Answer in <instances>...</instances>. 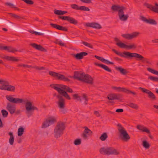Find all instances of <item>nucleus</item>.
Here are the masks:
<instances>
[{"label": "nucleus", "mask_w": 158, "mask_h": 158, "mask_svg": "<svg viewBox=\"0 0 158 158\" xmlns=\"http://www.w3.org/2000/svg\"><path fill=\"white\" fill-rule=\"evenodd\" d=\"M2 48L4 50L7 51L9 52L14 53L18 51L13 47L10 46H4Z\"/></svg>", "instance_id": "30"}, {"label": "nucleus", "mask_w": 158, "mask_h": 158, "mask_svg": "<svg viewBox=\"0 0 158 158\" xmlns=\"http://www.w3.org/2000/svg\"><path fill=\"white\" fill-rule=\"evenodd\" d=\"M81 2L86 3H91V0H80Z\"/></svg>", "instance_id": "62"}, {"label": "nucleus", "mask_w": 158, "mask_h": 158, "mask_svg": "<svg viewBox=\"0 0 158 158\" xmlns=\"http://www.w3.org/2000/svg\"><path fill=\"white\" fill-rule=\"evenodd\" d=\"M88 53L85 52H82L77 53V54H73V57L77 60H80L83 59L84 56H87Z\"/></svg>", "instance_id": "19"}, {"label": "nucleus", "mask_w": 158, "mask_h": 158, "mask_svg": "<svg viewBox=\"0 0 158 158\" xmlns=\"http://www.w3.org/2000/svg\"><path fill=\"white\" fill-rule=\"evenodd\" d=\"M139 34V32H135L131 34H123L122 35V36L126 39L130 40L137 37Z\"/></svg>", "instance_id": "9"}, {"label": "nucleus", "mask_w": 158, "mask_h": 158, "mask_svg": "<svg viewBox=\"0 0 158 158\" xmlns=\"http://www.w3.org/2000/svg\"><path fill=\"white\" fill-rule=\"evenodd\" d=\"M140 18L143 21L146 23H147L148 19H146V18L145 17L143 16H140Z\"/></svg>", "instance_id": "59"}, {"label": "nucleus", "mask_w": 158, "mask_h": 158, "mask_svg": "<svg viewBox=\"0 0 158 158\" xmlns=\"http://www.w3.org/2000/svg\"><path fill=\"white\" fill-rule=\"evenodd\" d=\"M139 89L143 93L148 94V97L152 100H156V98L155 95L149 90L144 88L140 87Z\"/></svg>", "instance_id": "8"}, {"label": "nucleus", "mask_w": 158, "mask_h": 158, "mask_svg": "<svg viewBox=\"0 0 158 158\" xmlns=\"http://www.w3.org/2000/svg\"><path fill=\"white\" fill-rule=\"evenodd\" d=\"M22 103L25 104L26 114L28 117L32 115V112L34 110H38V108L36 106L32 105V102L27 98H21L20 103Z\"/></svg>", "instance_id": "3"}, {"label": "nucleus", "mask_w": 158, "mask_h": 158, "mask_svg": "<svg viewBox=\"0 0 158 158\" xmlns=\"http://www.w3.org/2000/svg\"><path fill=\"white\" fill-rule=\"evenodd\" d=\"M67 11L55 10H54V13L57 15H63L67 13Z\"/></svg>", "instance_id": "34"}, {"label": "nucleus", "mask_w": 158, "mask_h": 158, "mask_svg": "<svg viewBox=\"0 0 158 158\" xmlns=\"http://www.w3.org/2000/svg\"><path fill=\"white\" fill-rule=\"evenodd\" d=\"M127 105L130 107L136 110L139 107L137 104L132 102L129 103L127 104Z\"/></svg>", "instance_id": "37"}, {"label": "nucleus", "mask_w": 158, "mask_h": 158, "mask_svg": "<svg viewBox=\"0 0 158 158\" xmlns=\"http://www.w3.org/2000/svg\"><path fill=\"white\" fill-rule=\"evenodd\" d=\"M124 93H126L127 94H132L135 96H136L137 95V94L135 92H133L126 88Z\"/></svg>", "instance_id": "45"}, {"label": "nucleus", "mask_w": 158, "mask_h": 158, "mask_svg": "<svg viewBox=\"0 0 158 158\" xmlns=\"http://www.w3.org/2000/svg\"><path fill=\"white\" fill-rule=\"evenodd\" d=\"M6 99L10 102L14 103H20L21 98H13L11 95H7L6 96Z\"/></svg>", "instance_id": "13"}, {"label": "nucleus", "mask_w": 158, "mask_h": 158, "mask_svg": "<svg viewBox=\"0 0 158 158\" xmlns=\"http://www.w3.org/2000/svg\"><path fill=\"white\" fill-rule=\"evenodd\" d=\"M82 99L84 100V104L86 105L88 104V99L87 95L85 94H83L82 95Z\"/></svg>", "instance_id": "42"}, {"label": "nucleus", "mask_w": 158, "mask_h": 158, "mask_svg": "<svg viewBox=\"0 0 158 158\" xmlns=\"http://www.w3.org/2000/svg\"><path fill=\"white\" fill-rule=\"evenodd\" d=\"M56 44H58L59 45L62 46H64L65 44L61 41H58V40H56L55 42Z\"/></svg>", "instance_id": "52"}, {"label": "nucleus", "mask_w": 158, "mask_h": 158, "mask_svg": "<svg viewBox=\"0 0 158 158\" xmlns=\"http://www.w3.org/2000/svg\"><path fill=\"white\" fill-rule=\"evenodd\" d=\"M119 19L122 21H125L127 20L128 17V15H124L123 10H120L118 13Z\"/></svg>", "instance_id": "23"}, {"label": "nucleus", "mask_w": 158, "mask_h": 158, "mask_svg": "<svg viewBox=\"0 0 158 158\" xmlns=\"http://www.w3.org/2000/svg\"><path fill=\"white\" fill-rule=\"evenodd\" d=\"M82 81L89 84H93V78L88 74H85Z\"/></svg>", "instance_id": "16"}, {"label": "nucleus", "mask_w": 158, "mask_h": 158, "mask_svg": "<svg viewBox=\"0 0 158 158\" xmlns=\"http://www.w3.org/2000/svg\"><path fill=\"white\" fill-rule=\"evenodd\" d=\"M94 114L98 117H100L101 116V115L100 113L98 111H94Z\"/></svg>", "instance_id": "56"}, {"label": "nucleus", "mask_w": 158, "mask_h": 158, "mask_svg": "<svg viewBox=\"0 0 158 158\" xmlns=\"http://www.w3.org/2000/svg\"><path fill=\"white\" fill-rule=\"evenodd\" d=\"M50 86L56 90L60 94L56 95L58 99L57 104L58 107L62 109L61 112L64 114L66 112V111L64 110L65 107V100L63 98L64 96L67 99L70 100L71 98L67 92L72 93H73V90L68 86L62 84H53L50 85Z\"/></svg>", "instance_id": "1"}, {"label": "nucleus", "mask_w": 158, "mask_h": 158, "mask_svg": "<svg viewBox=\"0 0 158 158\" xmlns=\"http://www.w3.org/2000/svg\"><path fill=\"white\" fill-rule=\"evenodd\" d=\"M59 17L63 20H67L70 23L73 24H77L78 22L77 20L69 16H59Z\"/></svg>", "instance_id": "14"}, {"label": "nucleus", "mask_w": 158, "mask_h": 158, "mask_svg": "<svg viewBox=\"0 0 158 158\" xmlns=\"http://www.w3.org/2000/svg\"><path fill=\"white\" fill-rule=\"evenodd\" d=\"M82 43L85 46L89 47V48H93V46L90 44L86 42H83Z\"/></svg>", "instance_id": "54"}, {"label": "nucleus", "mask_w": 158, "mask_h": 158, "mask_svg": "<svg viewBox=\"0 0 158 158\" xmlns=\"http://www.w3.org/2000/svg\"><path fill=\"white\" fill-rule=\"evenodd\" d=\"M85 130L84 131L82 134L81 135V137L84 139H88V136L91 135L93 134L92 131L87 127H84Z\"/></svg>", "instance_id": "11"}, {"label": "nucleus", "mask_w": 158, "mask_h": 158, "mask_svg": "<svg viewBox=\"0 0 158 158\" xmlns=\"http://www.w3.org/2000/svg\"><path fill=\"white\" fill-rule=\"evenodd\" d=\"M6 109L10 112L11 114H13L15 113L16 110V107L15 106L9 102L7 103Z\"/></svg>", "instance_id": "18"}, {"label": "nucleus", "mask_w": 158, "mask_h": 158, "mask_svg": "<svg viewBox=\"0 0 158 158\" xmlns=\"http://www.w3.org/2000/svg\"><path fill=\"white\" fill-rule=\"evenodd\" d=\"M112 51L118 55L126 58L135 57L139 59L142 62H145L147 64H150V62L148 60L144 57L142 55L136 53H131L128 52H124L123 53L118 52L114 49Z\"/></svg>", "instance_id": "2"}, {"label": "nucleus", "mask_w": 158, "mask_h": 158, "mask_svg": "<svg viewBox=\"0 0 158 158\" xmlns=\"http://www.w3.org/2000/svg\"><path fill=\"white\" fill-rule=\"evenodd\" d=\"M85 73L81 72L75 71L74 72L73 77L74 78L79 81H82L84 78Z\"/></svg>", "instance_id": "15"}, {"label": "nucleus", "mask_w": 158, "mask_h": 158, "mask_svg": "<svg viewBox=\"0 0 158 158\" xmlns=\"http://www.w3.org/2000/svg\"><path fill=\"white\" fill-rule=\"evenodd\" d=\"M60 37L64 40L66 41H70L69 39V38L67 36H66V37H64V36L63 35H61L60 36Z\"/></svg>", "instance_id": "58"}, {"label": "nucleus", "mask_w": 158, "mask_h": 158, "mask_svg": "<svg viewBox=\"0 0 158 158\" xmlns=\"http://www.w3.org/2000/svg\"><path fill=\"white\" fill-rule=\"evenodd\" d=\"M112 9L114 11H118V13H119V11L120 10H125L126 9L125 7L124 6H120L118 5H114L113 6L111 7Z\"/></svg>", "instance_id": "27"}, {"label": "nucleus", "mask_w": 158, "mask_h": 158, "mask_svg": "<svg viewBox=\"0 0 158 158\" xmlns=\"http://www.w3.org/2000/svg\"><path fill=\"white\" fill-rule=\"evenodd\" d=\"M24 129L23 127H20L18 129V135L19 136H22L24 132Z\"/></svg>", "instance_id": "43"}, {"label": "nucleus", "mask_w": 158, "mask_h": 158, "mask_svg": "<svg viewBox=\"0 0 158 158\" xmlns=\"http://www.w3.org/2000/svg\"><path fill=\"white\" fill-rule=\"evenodd\" d=\"M32 68H33L37 70L41 71L42 70H44L45 68L44 67H39L37 66H32Z\"/></svg>", "instance_id": "44"}, {"label": "nucleus", "mask_w": 158, "mask_h": 158, "mask_svg": "<svg viewBox=\"0 0 158 158\" xmlns=\"http://www.w3.org/2000/svg\"><path fill=\"white\" fill-rule=\"evenodd\" d=\"M94 57L97 59L101 61L102 62H103V60H104V58H103V57H102L96 55L94 56Z\"/></svg>", "instance_id": "57"}, {"label": "nucleus", "mask_w": 158, "mask_h": 158, "mask_svg": "<svg viewBox=\"0 0 158 158\" xmlns=\"http://www.w3.org/2000/svg\"><path fill=\"white\" fill-rule=\"evenodd\" d=\"M94 64L102 68L103 69L106 71L109 72H111V69H110L108 66L102 64H99L96 62H94Z\"/></svg>", "instance_id": "28"}, {"label": "nucleus", "mask_w": 158, "mask_h": 158, "mask_svg": "<svg viewBox=\"0 0 158 158\" xmlns=\"http://www.w3.org/2000/svg\"><path fill=\"white\" fill-rule=\"evenodd\" d=\"M9 14L10 15L11 17L17 19H20L21 18H22L21 17H20L19 15L9 13Z\"/></svg>", "instance_id": "49"}, {"label": "nucleus", "mask_w": 158, "mask_h": 158, "mask_svg": "<svg viewBox=\"0 0 158 158\" xmlns=\"http://www.w3.org/2000/svg\"><path fill=\"white\" fill-rule=\"evenodd\" d=\"M116 44L120 48L126 49L127 48V45L121 42L116 43Z\"/></svg>", "instance_id": "35"}, {"label": "nucleus", "mask_w": 158, "mask_h": 158, "mask_svg": "<svg viewBox=\"0 0 158 158\" xmlns=\"http://www.w3.org/2000/svg\"><path fill=\"white\" fill-rule=\"evenodd\" d=\"M72 96L74 99H77L79 96V95L78 94H73Z\"/></svg>", "instance_id": "64"}, {"label": "nucleus", "mask_w": 158, "mask_h": 158, "mask_svg": "<svg viewBox=\"0 0 158 158\" xmlns=\"http://www.w3.org/2000/svg\"><path fill=\"white\" fill-rule=\"evenodd\" d=\"M142 145L144 148L146 149H148L150 147L149 143L147 141H143L142 142Z\"/></svg>", "instance_id": "38"}, {"label": "nucleus", "mask_w": 158, "mask_h": 158, "mask_svg": "<svg viewBox=\"0 0 158 158\" xmlns=\"http://www.w3.org/2000/svg\"><path fill=\"white\" fill-rule=\"evenodd\" d=\"M50 25L52 27L56 28L59 30L65 31H68V29L65 27H64L56 24L52 23H51Z\"/></svg>", "instance_id": "24"}, {"label": "nucleus", "mask_w": 158, "mask_h": 158, "mask_svg": "<svg viewBox=\"0 0 158 158\" xmlns=\"http://www.w3.org/2000/svg\"><path fill=\"white\" fill-rule=\"evenodd\" d=\"M71 7L73 9L76 10H80V6H78V5L76 4H73L71 5Z\"/></svg>", "instance_id": "50"}, {"label": "nucleus", "mask_w": 158, "mask_h": 158, "mask_svg": "<svg viewBox=\"0 0 158 158\" xmlns=\"http://www.w3.org/2000/svg\"><path fill=\"white\" fill-rule=\"evenodd\" d=\"M137 129L143 132H145L148 134H150V130L146 127L144 126L143 125H138L136 127Z\"/></svg>", "instance_id": "26"}, {"label": "nucleus", "mask_w": 158, "mask_h": 158, "mask_svg": "<svg viewBox=\"0 0 158 158\" xmlns=\"http://www.w3.org/2000/svg\"><path fill=\"white\" fill-rule=\"evenodd\" d=\"M144 6L147 8L149 9L155 13H158V3L156 2L155 3V6H153L152 5L148 3H145Z\"/></svg>", "instance_id": "12"}, {"label": "nucleus", "mask_w": 158, "mask_h": 158, "mask_svg": "<svg viewBox=\"0 0 158 158\" xmlns=\"http://www.w3.org/2000/svg\"><path fill=\"white\" fill-rule=\"evenodd\" d=\"M81 143V141L80 139H75L74 142V144L76 145L80 144Z\"/></svg>", "instance_id": "51"}, {"label": "nucleus", "mask_w": 158, "mask_h": 158, "mask_svg": "<svg viewBox=\"0 0 158 158\" xmlns=\"http://www.w3.org/2000/svg\"><path fill=\"white\" fill-rule=\"evenodd\" d=\"M9 135L10 136V138L9 139V142L10 144L12 145L13 144L14 141V137L13 136V133L11 132L9 133Z\"/></svg>", "instance_id": "33"}, {"label": "nucleus", "mask_w": 158, "mask_h": 158, "mask_svg": "<svg viewBox=\"0 0 158 158\" xmlns=\"http://www.w3.org/2000/svg\"><path fill=\"white\" fill-rule=\"evenodd\" d=\"M56 72L53 71H49L48 72V74L54 78L56 74Z\"/></svg>", "instance_id": "55"}, {"label": "nucleus", "mask_w": 158, "mask_h": 158, "mask_svg": "<svg viewBox=\"0 0 158 158\" xmlns=\"http://www.w3.org/2000/svg\"><path fill=\"white\" fill-rule=\"evenodd\" d=\"M86 26L87 27L98 29H101L102 28L101 25L99 24L94 22L86 23Z\"/></svg>", "instance_id": "22"}, {"label": "nucleus", "mask_w": 158, "mask_h": 158, "mask_svg": "<svg viewBox=\"0 0 158 158\" xmlns=\"http://www.w3.org/2000/svg\"><path fill=\"white\" fill-rule=\"evenodd\" d=\"M2 58L7 60L13 62H17L20 60L19 59H17V57L13 56H5L2 57Z\"/></svg>", "instance_id": "25"}, {"label": "nucleus", "mask_w": 158, "mask_h": 158, "mask_svg": "<svg viewBox=\"0 0 158 158\" xmlns=\"http://www.w3.org/2000/svg\"><path fill=\"white\" fill-rule=\"evenodd\" d=\"M1 113L3 117L4 118L7 117L8 114V112L5 110H1Z\"/></svg>", "instance_id": "47"}, {"label": "nucleus", "mask_w": 158, "mask_h": 158, "mask_svg": "<svg viewBox=\"0 0 158 158\" xmlns=\"http://www.w3.org/2000/svg\"><path fill=\"white\" fill-rule=\"evenodd\" d=\"M23 67H26V68H32V66H31V65H27V64H23Z\"/></svg>", "instance_id": "63"}, {"label": "nucleus", "mask_w": 158, "mask_h": 158, "mask_svg": "<svg viewBox=\"0 0 158 158\" xmlns=\"http://www.w3.org/2000/svg\"><path fill=\"white\" fill-rule=\"evenodd\" d=\"M13 24H14V23L11 22H10L9 23H8L7 24V25L8 26L11 27L12 29H13L14 30H15L16 31H22V30H20L19 29L16 28H15V27L12 26V25Z\"/></svg>", "instance_id": "39"}, {"label": "nucleus", "mask_w": 158, "mask_h": 158, "mask_svg": "<svg viewBox=\"0 0 158 158\" xmlns=\"http://www.w3.org/2000/svg\"><path fill=\"white\" fill-rule=\"evenodd\" d=\"M147 23L155 25L157 24V22L154 19H148Z\"/></svg>", "instance_id": "41"}, {"label": "nucleus", "mask_w": 158, "mask_h": 158, "mask_svg": "<svg viewBox=\"0 0 158 158\" xmlns=\"http://www.w3.org/2000/svg\"><path fill=\"white\" fill-rule=\"evenodd\" d=\"M50 126V125L49 124V123L47 120L46 119L45 121L43 123L42 126V128H46Z\"/></svg>", "instance_id": "40"}, {"label": "nucleus", "mask_w": 158, "mask_h": 158, "mask_svg": "<svg viewBox=\"0 0 158 158\" xmlns=\"http://www.w3.org/2000/svg\"><path fill=\"white\" fill-rule=\"evenodd\" d=\"M121 97L122 95L120 94L113 93L109 94L107 98L109 100H120Z\"/></svg>", "instance_id": "17"}, {"label": "nucleus", "mask_w": 158, "mask_h": 158, "mask_svg": "<svg viewBox=\"0 0 158 158\" xmlns=\"http://www.w3.org/2000/svg\"><path fill=\"white\" fill-rule=\"evenodd\" d=\"M65 128V124L63 122H59L56 124L54 130V137L58 138L63 134Z\"/></svg>", "instance_id": "5"}, {"label": "nucleus", "mask_w": 158, "mask_h": 158, "mask_svg": "<svg viewBox=\"0 0 158 158\" xmlns=\"http://www.w3.org/2000/svg\"><path fill=\"white\" fill-rule=\"evenodd\" d=\"M54 78L58 80H63L65 81H70L69 79L65 77L63 75L61 74L57 73H56V74Z\"/></svg>", "instance_id": "20"}, {"label": "nucleus", "mask_w": 158, "mask_h": 158, "mask_svg": "<svg viewBox=\"0 0 158 158\" xmlns=\"http://www.w3.org/2000/svg\"><path fill=\"white\" fill-rule=\"evenodd\" d=\"M118 136L120 139L123 141L128 142L130 139V137L127 133L126 129L120 124L117 125Z\"/></svg>", "instance_id": "4"}, {"label": "nucleus", "mask_w": 158, "mask_h": 158, "mask_svg": "<svg viewBox=\"0 0 158 158\" xmlns=\"http://www.w3.org/2000/svg\"><path fill=\"white\" fill-rule=\"evenodd\" d=\"M100 153L102 155H118L119 151L112 147H102L99 150Z\"/></svg>", "instance_id": "6"}, {"label": "nucleus", "mask_w": 158, "mask_h": 158, "mask_svg": "<svg viewBox=\"0 0 158 158\" xmlns=\"http://www.w3.org/2000/svg\"><path fill=\"white\" fill-rule=\"evenodd\" d=\"M137 48L136 44L134 43H132L130 45H127V48L128 49H135Z\"/></svg>", "instance_id": "46"}, {"label": "nucleus", "mask_w": 158, "mask_h": 158, "mask_svg": "<svg viewBox=\"0 0 158 158\" xmlns=\"http://www.w3.org/2000/svg\"><path fill=\"white\" fill-rule=\"evenodd\" d=\"M115 69L123 75H126L128 73V72L126 69L123 68L121 67H115Z\"/></svg>", "instance_id": "31"}, {"label": "nucleus", "mask_w": 158, "mask_h": 158, "mask_svg": "<svg viewBox=\"0 0 158 158\" xmlns=\"http://www.w3.org/2000/svg\"><path fill=\"white\" fill-rule=\"evenodd\" d=\"M103 62H105L107 64H114V63L111 62H110L108 60H106L104 59V60H103Z\"/></svg>", "instance_id": "61"}, {"label": "nucleus", "mask_w": 158, "mask_h": 158, "mask_svg": "<svg viewBox=\"0 0 158 158\" xmlns=\"http://www.w3.org/2000/svg\"><path fill=\"white\" fill-rule=\"evenodd\" d=\"M5 4L6 5L8 6L11 8H16L13 4L12 3H10V2H6V3H5Z\"/></svg>", "instance_id": "53"}, {"label": "nucleus", "mask_w": 158, "mask_h": 158, "mask_svg": "<svg viewBox=\"0 0 158 158\" xmlns=\"http://www.w3.org/2000/svg\"><path fill=\"white\" fill-rule=\"evenodd\" d=\"M107 138L108 135L107 133L106 132H104L99 137V139L101 140L104 141Z\"/></svg>", "instance_id": "36"}, {"label": "nucleus", "mask_w": 158, "mask_h": 158, "mask_svg": "<svg viewBox=\"0 0 158 158\" xmlns=\"http://www.w3.org/2000/svg\"><path fill=\"white\" fill-rule=\"evenodd\" d=\"M43 33H44L45 34L49 35H53V34H52V31H49V30H48V31H47V32H43Z\"/></svg>", "instance_id": "60"}, {"label": "nucleus", "mask_w": 158, "mask_h": 158, "mask_svg": "<svg viewBox=\"0 0 158 158\" xmlns=\"http://www.w3.org/2000/svg\"><path fill=\"white\" fill-rule=\"evenodd\" d=\"M112 88L118 92H125L126 88L124 87H117L116 86H112Z\"/></svg>", "instance_id": "32"}, {"label": "nucleus", "mask_w": 158, "mask_h": 158, "mask_svg": "<svg viewBox=\"0 0 158 158\" xmlns=\"http://www.w3.org/2000/svg\"><path fill=\"white\" fill-rule=\"evenodd\" d=\"M79 10L84 11H89L90 10V9L88 7L85 6H80Z\"/></svg>", "instance_id": "48"}, {"label": "nucleus", "mask_w": 158, "mask_h": 158, "mask_svg": "<svg viewBox=\"0 0 158 158\" xmlns=\"http://www.w3.org/2000/svg\"><path fill=\"white\" fill-rule=\"evenodd\" d=\"M147 70L149 72L158 76V71H156L150 68H148ZM148 79L154 81H158V77L150 76L148 77Z\"/></svg>", "instance_id": "10"}, {"label": "nucleus", "mask_w": 158, "mask_h": 158, "mask_svg": "<svg viewBox=\"0 0 158 158\" xmlns=\"http://www.w3.org/2000/svg\"><path fill=\"white\" fill-rule=\"evenodd\" d=\"M46 119L50 125L56 122V118L54 116L49 117Z\"/></svg>", "instance_id": "29"}, {"label": "nucleus", "mask_w": 158, "mask_h": 158, "mask_svg": "<svg viewBox=\"0 0 158 158\" xmlns=\"http://www.w3.org/2000/svg\"><path fill=\"white\" fill-rule=\"evenodd\" d=\"M0 89L7 90L9 91L14 92L15 90V87L14 86L9 85V82L3 79H0Z\"/></svg>", "instance_id": "7"}, {"label": "nucleus", "mask_w": 158, "mask_h": 158, "mask_svg": "<svg viewBox=\"0 0 158 158\" xmlns=\"http://www.w3.org/2000/svg\"><path fill=\"white\" fill-rule=\"evenodd\" d=\"M30 45L32 47L37 50L44 52H47V50L40 45H38L35 43H31Z\"/></svg>", "instance_id": "21"}]
</instances>
